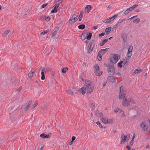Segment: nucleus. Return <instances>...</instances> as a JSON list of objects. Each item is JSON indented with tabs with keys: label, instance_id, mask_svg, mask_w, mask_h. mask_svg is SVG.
Returning <instances> with one entry per match:
<instances>
[{
	"label": "nucleus",
	"instance_id": "45",
	"mask_svg": "<svg viewBox=\"0 0 150 150\" xmlns=\"http://www.w3.org/2000/svg\"><path fill=\"white\" fill-rule=\"evenodd\" d=\"M83 15H79V21H81L82 20V18H83Z\"/></svg>",
	"mask_w": 150,
	"mask_h": 150
},
{
	"label": "nucleus",
	"instance_id": "23",
	"mask_svg": "<svg viewBox=\"0 0 150 150\" xmlns=\"http://www.w3.org/2000/svg\"><path fill=\"white\" fill-rule=\"evenodd\" d=\"M108 41V39H105L104 40H103V42H100L99 45L100 46H103Z\"/></svg>",
	"mask_w": 150,
	"mask_h": 150
},
{
	"label": "nucleus",
	"instance_id": "62",
	"mask_svg": "<svg viewBox=\"0 0 150 150\" xmlns=\"http://www.w3.org/2000/svg\"><path fill=\"white\" fill-rule=\"evenodd\" d=\"M126 148H127V150H130V147L128 145H127Z\"/></svg>",
	"mask_w": 150,
	"mask_h": 150
},
{
	"label": "nucleus",
	"instance_id": "52",
	"mask_svg": "<svg viewBox=\"0 0 150 150\" xmlns=\"http://www.w3.org/2000/svg\"><path fill=\"white\" fill-rule=\"evenodd\" d=\"M59 29V28L58 27H56L54 29L53 31H55L57 32V31Z\"/></svg>",
	"mask_w": 150,
	"mask_h": 150
},
{
	"label": "nucleus",
	"instance_id": "17",
	"mask_svg": "<svg viewBox=\"0 0 150 150\" xmlns=\"http://www.w3.org/2000/svg\"><path fill=\"white\" fill-rule=\"evenodd\" d=\"M40 137L42 138H48L50 137L49 135H47L44 133H43L40 134Z\"/></svg>",
	"mask_w": 150,
	"mask_h": 150
},
{
	"label": "nucleus",
	"instance_id": "58",
	"mask_svg": "<svg viewBox=\"0 0 150 150\" xmlns=\"http://www.w3.org/2000/svg\"><path fill=\"white\" fill-rule=\"evenodd\" d=\"M45 75H42L41 77V79L42 80H44L45 79Z\"/></svg>",
	"mask_w": 150,
	"mask_h": 150
},
{
	"label": "nucleus",
	"instance_id": "10",
	"mask_svg": "<svg viewBox=\"0 0 150 150\" xmlns=\"http://www.w3.org/2000/svg\"><path fill=\"white\" fill-rule=\"evenodd\" d=\"M123 101L122 102V105L125 106H129L130 104V102L129 100H127L126 97H124Z\"/></svg>",
	"mask_w": 150,
	"mask_h": 150
},
{
	"label": "nucleus",
	"instance_id": "8",
	"mask_svg": "<svg viewBox=\"0 0 150 150\" xmlns=\"http://www.w3.org/2000/svg\"><path fill=\"white\" fill-rule=\"evenodd\" d=\"M120 91L119 93V99L124 98L125 96V94L123 93V88L122 86L120 87Z\"/></svg>",
	"mask_w": 150,
	"mask_h": 150
},
{
	"label": "nucleus",
	"instance_id": "21",
	"mask_svg": "<svg viewBox=\"0 0 150 150\" xmlns=\"http://www.w3.org/2000/svg\"><path fill=\"white\" fill-rule=\"evenodd\" d=\"M142 70L140 69H138L135 70V71L133 72V74H135L138 73L142 72Z\"/></svg>",
	"mask_w": 150,
	"mask_h": 150
},
{
	"label": "nucleus",
	"instance_id": "6",
	"mask_svg": "<svg viewBox=\"0 0 150 150\" xmlns=\"http://www.w3.org/2000/svg\"><path fill=\"white\" fill-rule=\"evenodd\" d=\"M78 15L76 14H74L70 18L69 22L71 24H73L76 22L78 19Z\"/></svg>",
	"mask_w": 150,
	"mask_h": 150
},
{
	"label": "nucleus",
	"instance_id": "63",
	"mask_svg": "<svg viewBox=\"0 0 150 150\" xmlns=\"http://www.w3.org/2000/svg\"><path fill=\"white\" fill-rule=\"evenodd\" d=\"M119 110V109L117 108H115V110H114V112H118Z\"/></svg>",
	"mask_w": 150,
	"mask_h": 150
},
{
	"label": "nucleus",
	"instance_id": "64",
	"mask_svg": "<svg viewBox=\"0 0 150 150\" xmlns=\"http://www.w3.org/2000/svg\"><path fill=\"white\" fill-rule=\"evenodd\" d=\"M104 65H105V66H106V67H108V66H109H109H110L109 65V64H106V63H105V64H104Z\"/></svg>",
	"mask_w": 150,
	"mask_h": 150
},
{
	"label": "nucleus",
	"instance_id": "43",
	"mask_svg": "<svg viewBox=\"0 0 150 150\" xmlns=\"http://www.w3.org/2000/svg\"><path fill=\"white\" fill-rule=\"evenodd\" d=\"M30 106H29V105H27L26 107L25 108V109L24 111L25 112H26L30 108Z\"/></svg>",
	"mask_w": 150,
	"mask_h": 150
},
{
	"label": "nucleus",
	"instance_id": "29",
	"mask_svg": "<svg viewBox=\"0 0 150 150\" xmlns=\"http://www.w3.org/2000/svg\"><path fill=\"white\" fill-rule=\"evenodd\" d=\"M111 19H109V18H107L105 20L103 21V22L104 23H108L112 21V20H111Z\"/></svg>",
	"mask_w": 150,
	"mask_h": 150
},
{
	"label": "nucleus",
	"instance_id": "28",
	"mask_svg": "<svg viewBox=\"0 0 150 150\" xmlns=\"http://www.w3.org/2000/svg\"><path fill=\"white\" fill-rule=\"evenodd\" d=\"M87 35L86 36V38L88 40H90L92 36V33H89L88 34V33L87 34Z\"/></svg>",
	"mask_w": 150,
	"mask_h": 150
},
{
	"label": "nucleus",
	"instance_id": "16",
	"mask_svg": "<svg viewBox=\"0 0 150 150\" xmlns=\"http://www.w3.org/2000/svg\"><path fill=\"white\" fill-rule=\"evenodd\" d=\"M107 80L113 83L115 82L116 81L115 78L113 76H108L107 78Z\"/></svg>",
	"mask_w": 150,
	"mask_h": 150
},
{
	"label": "nucleus",
	"instance_id": "54",
	"mask_svg": "<svg viewBox=\"0 0 150 150\" xmlns=\"http://www.w3.org/2000/svg\"><path fill=\"white\" fill-rule=\"evenodd\" d=\"M112 5L111 4H110L109 5H108V6L107 8L108 9L111 8H112Z\"/></svg>",
	"mask_w": 150,
	"mask_h": 150
},
{
	"label": "nucleus",
	"instance_id": "46",
	"mask_svg": "<svg viewBox=\"0 0 150 150\" xmlns=\"http://www.w3.org/2000/svg\"><path fill=\"white\" fill-rule=\"evenodd\" d=\"M126 20V18H125L123 19H122L121 21H120V22H118L117 23H119V25H120V24L122 23L123 22H124L125 20Z\"/></svg>",
	"mask_w": 150,
	"mask_h": 150
},
{
	"label": "nucleus",
	"instance_id": "15",
	"mask_svg": "<svg viewBox=\"0 0 150 150\" xmlns=\"http://www.w3.org/2000/svg\"><path fill=\"white\" fill-rule=\"evenodd\" d=\"M35 70L34 69H32L31 71L29 73L28 76L29 78L33 76V74L35 72Z\"/></svg>",
	"mask_w": 150,
	"mask_h": 150
},
{
	"label": "nucleus",
	"instance_id": "39",
	"mask_svg": "<svg viewBox=\"0 0 150 150\" xmlns=\"http://www.w3.org/2000/svg\"><path fill=\"white\" fill-rule=\"evenodd\" d=\"M52 127L50 126H49L48 127H47L46 128V129L48 131H50L51 130Z\"/></svg>",
	"mask_w": 150,
	"mask_h": 150
},
{
	"label": "nucleus",
	"instance_id": "5",
	"mask_svg": "<svg viewBox=\"0 0 150 150\" xmlns=\"http://www.w3.org/2000/svg\"><path fill=\"white\" fill-rule=\"evenodd\" d=\"M108 71L110 74L111 75H113L115 74V70L113 65L109 66V67L108 68Z\"/></svg>",
	"mask_w": 150,
	"mask_h": 150
},
{
	"label": "nucleus",
	"instance_id": "42",
	"mask_svg": "<svg viewBox=\"0 0 150 150\" xmlns=\"http://www.w3.org/2000/svg\"><path fill=\"white\" fill-rule=\"evenodd\" d=\"M48 3H45V4H43L42 5V7L41 8H44L48 5Z\"/></svg>",
	"mask_w": 150,
	"mask_h": 150
},
{
	"label": "nucleus",
	"instance_id": "19",
	"mask_svg": "<svg viewBox=\"0 0 150 150\" xmlns=\"http://www.w3.org/2000/svg\"><path fill=\"white\" fill-rule=\"evenodd\" d=\"M67 92L69 94H71V93L76 94V91L75 90L74 91V90L70 89L67 90Z\"/></svg>",
	"mask_w": 150,
	"mask_h": 150
},
{
	"label": "nucleus",
	"instance_id": "51",
	"mask_svg": "<svg viewBox=\"0 0 150 150\" xmlns=\"http://www.w3.org/2000/svg\"><path fill=\"white\" fill-rule=\"evenodd\" d=\"M134 141V140H132L129 143V145L130 146H132L133 145V144Z\"/></svg>",
	"mask_w": 150,
	"mask_h": 150
},
{
	"label": "nucleus",
	"instance_id": "9",
	"mask_svg": "<svg viewBox=\"0 0 150 150\" xmlns=\"http://www.w3.org/2000/svg\"><path fill=\"white\" fill-rule=\"evenodd\" d=\"M132 50L133 46L132 45L130 46L128 49V52L127 53V56L129 58L132 55Z\"/></svg>",
	"mask_w": 150,
	"mask_h": 150
},
{
	"label": "nucleus",
	"instance_id": "56",
	"mask_svg": "<svg viewBox=\"0 0 150 150\" xmlns=\"http://www.w3.org/2000/svg\"><path fill=\"white\" fill-rule=\"evenodd\" d=\"M75 139L76 137L74 136H73L71 138V141L74 142V140Z\"/></svg>",
	"mask_w": 150,
	"mask_h": 150
},
{
	"label": "nucleus",
	"instance_id": "13",
	"mask_svg": "<svg viewBox=\"0 0 150 150\" xmlns=\"http://www.w3.org/2000/svg\"><path fill=\"white\" fill-rule=\"evenodd\" d=\"M58 4H55V5L52 8H54L51 11V13H56L57 12V9L59 7Z\"/></svg>",
	"mask_w": 150,
	"mask_h": 150
},
{
	"label": "nucleus",
	"instance_id": "48",
	"mask_svg": "<svg viewBox=\"0 0 150 150\" xmlns=\"http://www.w3.org/2000/svg\"><path fill=\"white\" fill-rule=\"evenodd\" d=\"M45 16L43 15L40 18V20L42 21H43L45 19Z\"/></svg>",
	"mask_w": 150,
	"mask_h": 150
},
{
	"label": "nucleus",
	"instance_id": "4",
	"mask_svg": "<svg viewBox=\"0 0 150 150\" xmlns=\"http://www.w3.org/2000/svg\"><path fill=\"white\" fill-rule=\"evenodd\" d=\"M118 59V57L117 54H113L112 57H110V60L111 63L116 64L117 62Z\"/></svg>",
	"mask_w": 150,
	"mask_h": 150
},
{
	"label": "nucleus",
	"instance_id": "14",
	"mask_svg": "<svg viewBox=\"0 0 150 150\" xmlns=\"http://www.w3.org/2000/svg\"><path fill=\"white\" fill-rule=\"evenodd\" d=\"M121 38L123 39V41L125 42L127 40V35L126 34L122 33L121 36Z\"/></svg>",
	"mask_w": 150,
	"mask_h": 150
},
{
	"label": "nucleus",
	"instance_id": "36",
	"mask_svg": "<svg viewBox=\"0 0 150 150\" xmlns=\"http://www.w3.org/2000/svg\"><path fill=\"white\" fill-rule=\"evenodd\" d=\"M96 124L99 126L100 127V128H103V127L102 125L100 122H99L98 121L96 122Z\"/></svg>",
	"mask_w": 150,
	"mask_h": 150
},
{
	"label": "nucleus",
	"instance_id": "2",
	"mask_svg": "<svg viewBox=\"0 0 150 150\" xmlns=\"http://www.w3.org/2000/svg\"><path fill=\"white\" fill-rule=\"evenodd\" d=\"M95 40H93L90 42L88 47L87 52L88 54L90 53L93 50Z\"/></svg>",
	"mask_w": 150,
	"mask_h": 150
},
{
	"label": "nucleus",
	"instance_id": "20",
	"mask_svg": "<svg viewBox=\"0 0 150 150\" xmlns=\"http://www.w3.org/2000/svg\"><path fill=\"white\" fill-rule=\"evenodd\" d=\"M96 114L99 117H102L103 115V113L101 112H99L98 109H97L96 112Z\"/></svg>",
	"mask_w": 150,
	"mask_h": 150
},
{
	"label": "nucleus",
	"instance_id": "53",
	"mask_svg": "<svg viewBox=\"0 0 150 150\" xmlns=\"http://www.w3.org/2000/svg\"><path fill=\"white\" fill-rule=\"evenodd\" d=\"M117 65L118 67L120 68H121L122 66V64H120L119 62L117 64Z\"/></svg>",
	"mask_w": 150,
	"mask_h": 150
},
{
	"label": "nucleus",
	"instance_id": "35",
	"mask_svg": "<svg viewBox=\"0 0 150 150\" xmlns=\"http://www.w3.org/2000/svg\"><path fill=\"white\" fill-rule=\"evenodd\" d=\"M102 55H99V54H98V59L99 61H100L102 59Z\"/></svg>",
	"mask_w": 150,
	"mask_h": 150
},
{
	"label": "nucleus",
	"instance_id": "25",
	"mask_svg": "<svg viewBox=\"0 0 150 150\" xmlns=\"http://www.w3.org/2000/svg\"><path fill=\"white\" fill-rule=\"evenodd\" d=\"M86 35L87 33H83L80 37L81 39H82L83 40L85 39L86 38Z\"/></svg>",
	"mask_w": 150,
	"mask_h": 150
},
{
	"label": "nucleus",
	"instance_id": "40",
	"mask_svg": "<svg viewBox=\"0 0 150 150\" xmlns=\"http://www.w3.org/2000/svg\"><path fill=\"white\" fill-rule=\"evenodd\" d=\"M138 4H137L134 5L132 6L131 7V8L132 9V10L134 9V8H136L138 6Z\"/></svg>",
	"mask_w": 150,
	"mask_h": 150
},
{
	"label": "nucleus",
	"instance_id": "18",
	"mask_svg": "<svg viewBox=\"0 0 150 150\" xmlns=\"http://www.w3.org/2000/svg\"><path fill=\"white\" fill-rule=\"evenodd\" d=\"M102 121L103 123H107L108 122V119L106 117L104 116L102 118Z\"/></svg>",
	"mask_w": 150,
	"mask_h": 150
},
{
	"label": "nucleus",
	"instance_id": "22",
	"mask_svg": "<svg viewBox=\"0 0 150 150\" xmlns=\"http://www.w3.org/2000/svg\"><path fill=\"white\" fill-rule=\"evenodd\" d=\"M91 8V6L90 5H87L85 8V10L87 13H89L90 11Z\"/></svg>",
	"mask_w": 150,
	"mask_h": 150
},
{
	"label": "nucleus",
	"instance_id": "38",
	"mask_svg": "<svg viewBox=\"0 0 150 150\" xmlns=\"http://www.w3.org/2000/svg\"><path fill=\"white\" fill-rule=\"evenodd\" d=\"M48 32V30H47L45 31H44L43 32H42L40 33V35H45Z\"/></svg>",
	"mask_w": 150,
	"mask_h": 150
},
{
	"label": "nucleus",
	"instance_id": "27",
	"mask_svg": "<svg viewBox=\"0 0 150 150\" xmlns=\"http://www.w3.org/2000/svg\"><path fill=\"white\" fill-rule=\"evenodd\" d=\"M133 10L131 8V7L129 8L127 10H126L125 12V15H127L129 13V12L132 11Z\"/></svg>",
	"mask_w": 150,
	"mask_h": 150
},
{
	"label": "nucleus",
	"instance_id": "33",
	"mask_svg": "<svg viewBox=\"0 0 150 150\" xmlns=\"http://www.w3.org/2000/svg\"><path fill=\"white\" fill-rule=\"evenodd\" d=\"M140 21V19L139 18H137L134 20L133 22L136 23H137L139 22Z\"/></svg>",
	"mask_w": 150,
	"mask_h": 150
},
{
	"label": "nucleus",
	"instance_id": "41",
	"mask_svg": "<svg viewBox=\"0 0 150 150\" xmlns=\"http://www.w3.org/2000/svg\"><path fill=\"white\" fill-rule=\"evenodd\" d=\"M57 34V32L55 31H54V32L52 34L51 38L54 37Z\"/></svg>",
	"mask_w": 150,
	"mask_h": 150
},
{
	"label": "nucleus",
	"instance_id": "3",
	"mask_svg": "<svg viewBox=\"0 0 150 150\" xmlns=\"http://www.w3.org/2000/svg\"><path fill=\"white\" fill-rule=\"evenodd\" d=\"M130 134H129L128 137H127V135H125L124 134L122 133L121 134V141L120 144H124L125 142H127L129 140Z\"/></svg>",
	"mask_w": 150,
	"mask_h": 150
},
{
	"label": "nucleus",
	"instance_id": "26",
	"mask_svg": "<svg viewBox=\"0 0 150 150\" xmlns=\"http://www.w3.org/2000/svg\"><path fill=\"white\" fill-rule=\"evenodd\" d=\"M78 28L79 29L83 30L85 28V25L84 24H81L78 26Z\"/></svg>",
	"mask_w": 150,
	"mask_h": 150
},
{
	"label": "nucleus",
	"instance_id": "37",
	"mask_svg": "<svg viewBox=\"0 0 150 150\" xmlns=\"http://www.w3.org/2000/svg\"><path fill=\"white\" fill-rule=\"evenodd\" d=\"M113 119H109V120H108V122L107 124L112 123V122H113Z\"/></svg>",
	"mask_w": 150,
	"mask_h": 150
},
{
	"label": "nucleus",
	"instance_id": "24",
	"mask_svg": "<svg viewBox=\"0 0 150 150\" xmlns=\"http://www.w3.org/2000/svg\"><path fill=\"white\" fill-rule=\"evenodd\" d=\"M120 25L119 23H117L115 25L114 27L112 28V31H114V32H116V29Z\"/></svg>",
	"mask_w": 150,
	"mask_h": 150
},
{
	"label": "nucleus",
	"instance_id": "50",
	"mask_svg": "<svg viewBox=\"0 0 150 150\" xmlns=\"http://www.w3.org/2000/svg\"><path fill=\"white\" fill-rule=\"evenodd\" d=\"M38 103H35L33 105V106L32 107V109H34L36 106L37 105Z\"/></svg>",
	"mask_w": 150,
	"mask_h": 150
},
{
	"label": "nucleus",
	"instance_id": "60",
	"mask_svg": "<svg viewBox=\"0 0 150 150\" xmlns=\"http://www.w3.org/2000/svg\"><path fill=\"white\" fill-rule=\"evenodd\" d=\"M91 107L92 109H93L95 107V105L93 103L91 104Z\"/></svg>",
	"mask_w": 150,
	"mask_h": 150
},
{
	"label": "nucleus",
	"instance_id": "44",
	"mask_svg": "<svg viewBox=\"0 0 150 150\" xmlns=\"http://www.w3.org/2000/svg\"><path fill=\"white\" fill-rule=\"evenodd\" d=\"M126 62L125 64H128V60L129 59V57H128L127 56L126 58Z\"/></svg>",
	"mask_w": 150,
	"mask_h": 150
},
{
	"label": "nucleus",
	"instance_id": "32",
	"mask_svg": "<svg viewBox=\"0 0 150 150\" xmlns=\"http://www.w3.org/2000/svg\"><path fill=\"white\" fill-rule=\"evenodd\" d=\"M68 70V68L67 67H66L64 68H63L62 70V73H66Z\"/></svg>",
	"mask_w": 150,
	"mask_h": 150
},
{
	"label": "nucleus",
	"instance_id": "12",
	"mask_svg": "<svg viewBox=\"0 0 150 150\" xmlns=\"http://www.w3.org/2000/svg\"><path fill=\"white\" fill-rule=\"evenodd\" d=\"M145 123V122H143L140 124V127L143 129L144 131L146 130L148 128L147 126L146 125Z\"/></svg>",
	"mask_w": 150,
	"mask_h": 150
},
{
	"label": "nucleus",
	"instance_id": "59",
	"mask_svg": "<svg viewBox=\"0 0 150 150\" xmlns=\"http://www.w3.org/2000/svg\"><path fill=\"white\" fill-rule=\"evenodd\" d=\"M117 16H118V14H115V15H114V16H112V17H113V18L114 19L116 18Z\"/></svg>",
	"mask_w": 150,
	"mask_h": 150
},
{
	"label": "nucleus",
	"instance_id": "31",
	"mask_svg": "<svg viewBox=\"0 0 150 150\" xmlns=\"http://www.w3.org/2000/svg\"><path fill=\"white\" fill-rule=\"evenodd\" d=\"M111 27H110L107 28L105 30V32L106 33H109L111 30Z\"/></svg>",
	"mask_w": 150,
	"mask_h": 150
},
{
	"label": "nucleus",
	"instance_id": "55",
	"mask_svg": "<svg viewBox=\"0 0 150 150\" xmlns=\"http://www.w3.org/2000/svg\"><path fill=\"white\" fill-rule=\"evenodd\" d=\"M32 103V101H29L28 102V105H29V106L30 107Z\"/></svg>",
	"mask_w": 150,
	"mask_h": 150
},
{
	"label": "nucleus",
	"instance_id": "30",
	"mask_svg": "<svg viewBox=\"0 0 150 150\" xmlns=\"http://www.w3.org/2000/svg\"><path fill=\"white\" fill-rule=\"evenodd\" d=\"M10 30H7L3 34V36L4 37L6 36L8 34Z\"/></svg>",
	"mask_w": 150,
	"mask_h": 150
},
{
	"label": "nucleus",
	"instance_id": "1",
	"mask_svg": "<svg viewBox=\"0 0 150 150\" xmlns=\"http://www.w3.org/2000/svg\"><path fill=\"white\" fill-rule=\"evenodd\" d=\"M85 87H83L80 89L81 91L82 92V94H84L87 91V93L88 94H91L93 92L94 89L93 83L90 80L85 81Z\"/></svg>",
	"mask_w": 150,
	"mask_h": 150
},
{
	"label": "nucleus",
	"instance_id": "57",
	"mask_svg": "<svg viewBox=\"0 0 150 150\" xmlns=\"http://www.w3.org/2000/svg\"><path fill=\"white\" fill-rule=\"evenodd\" d=\"M22 88V87L21 86H20L18 89L17 90V91H21Z\"/></svg>",
	"mask_w": 150,
	"mask_h": 150
},
{
	"label": "nucleus",
	"instance_id": "11",
	"mask_svg": "<svg viewBox=\"0 0 150 150\" xmlns=\"http://www.w3.org/2000/svg\"><path fill=\"white\" fill-rule=\"evenodd\" d=\"M108 48H106L104 49H101L100 50L98 53L99 55L103 56L108 51Z\"/></svg>",
	"mask_w": 150,
	"mask_h": 150
},
{
	"label": "nucleus",
	"instance_id": "7",
	"mask_svg": "<svg viewBox=\"0 0 150 150\" xmlns=\"http://www.w3.org/2000/svg\"><path fill=\"white\" fill-rule=\"evenodd\" d=\"M94 69L95 70V71L94 72L96 76H100L103 73V71H100L99 74H97V71H100V70L99 69V66L98 64H96L94 66Z\"/></svg>",
	"mask_w": 150,
	"mask_h": 150
},
{
	"label": "nucleus",
	"instance_id": "61",
	"mask_svg": "<svg viewBox=\"0 0 150 150\" xmlns=\"http://www.w3.org/2000/svg\"><path fill=\"white\" fill-rule=\"evenodd\" d=\"M61 2H60V1L58 0L56 2V4H58V6H59V4H60L61 3Z\"/></svg>",
	"mask_w": 150,
	"mask_h": 150
},
{
	"label": "nucleus",
	"instance_id": "34",
	"mask_svg": "<svg viewBox=\"0 0 150 150\" xmlns=\"http://www.w3.org/2000/svg\"><path fill=\"white\" fill-rule=\"evenodd\" d=\"M51 19V18L49 16H45V20L47 21H49Z\"/></svg>",
	"mask_w": 150,
	"mask_h": 150
},
{
	"label": "nucleus",
	"instance_id": "47",
	"mask_svg": "<svg viewBox=\"0 0 150 150\" xmlns=\"http://www.w3.org/2000/svg\"><path fill=\"white\" fill-rule=\"evenodd\" d=\"M130 102L134 104H135L136 103V102L132 98H130Z\"/></svg>",
	"mask_w": 150,
	"mask_h": 150
},
{
	"label": "nucleus",
	"instance_id": "49",
	"mask_svg": "<svg viewBox=\"0 0 150 150\" xmlns=\"http://www.w3.org/2000/svg\"><path fill=\"white\" fill-rule=\"evenodd\" d=\"M105 34V33H100L98 35V36L100 37H102Z\"/></svg>",
	"mask_w": 150,
	"mask_h": 150
}]
</instances>
